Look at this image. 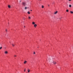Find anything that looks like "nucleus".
<instances>
[{"instance_id": "obj_1", "label": "nucleus", "mask_w": 73, "mask_h": 73, "mask_svg": "<svg viewBox=\"0 0 73 73\" xmlns=\"http://www.w3.org/2000/svg\"><path fill=\"white\" fill-rule=\"evenodd\" d=\"M52 62L53 64H56V61H52Z\"/></svg>"}, {"instance_id": "obj_2", "label": "nucleus", "mask_w": 73, "mask_h": 73, "mask_svg": "<svg viewBox=\"0 0 73 73\" xmlns=\"http://www.w3.org/2000/svg\"><path fill=\"white\" fill-rule=\"evenodd\" d=\"M57 13H58V11H56V12H54V15H56L57 14Z\"/></svg>"}, {"instance_id": "obj_3", "label": "nucleus", "mask_w": 73, "mask_h": 73, "mask_svg": "<svg viewBox=\"0 0 73 73\" xmlns=\"http://www.w3.org/2000/svg\"><path fill=\"white\" fill-rule=\"evenodd\" d=\"M23 5L24 6H25V3L23 2Z\"/></svg>"}, {"instance_id": "obj_4", "label": "nucleus", "mask_w": 73, "mask_h": 73, "mask_svg": "<svg viewBox=\"0 0 73 73\" xmlns=\"http://www.w3.org/2000/svg\"><path fill=\"white\" fill-rule=\"evenodd\" d=\"M5 54H8V51H6L5 52Z\"/></svg>"}, {"instance_id": "obj_5", "label": "nucleus", "mask_w": 73, "mask_h": 73, "mask_svg": "<svg viewBox=\"0 0 73 73\" xmlns=\"http://www.w3.org/2000/svg\"><path fill=\"white\" fill-rule=\"evenodd\" d=\"M34 27L35 28H36V27H37V25L36 24L34 25Z\"/></svg>"}, {"instance_id": "obj_6", "label": "nucleus", "mask_w": 73, "mask_h": 73, "mask_svg": "<svg viewBox=\"0 0 73 73\" xmlns=\"http://www.w3.org/2000/svg\"><path fill=\"white\" fill-rule=\"evenodd\" d=\"M28 18L29 20H30V19H31V17H30V16H29Z\"/></svg>"}, {"instance_id": "obj_7", "label": "nucleus", "mask_w": 73, "mask_h": 73, "mask_svg": "<svg viewBox=\"0 0 73 73\" xmlns=\"http://www.w3.org/2000/svg\"><path fill=\"white\" fill-rule=\"evenodd\" d=\"M27 62L25 60V61L24 62V64H26Z\"/></svg>"}, {"instance_id": "obj_8", "label": "nucleus", "mask_w": 73, "mask_h": 73, "mask_svg": "<svg viewBox=\"0 0 73 73\" xmlns=\"http://www.w3.org/2000/svg\"><path fill=\"white\" fill-rule=\"evenodd\" d=\"M8 7L9 8H11V6H10V5H9Z\"/></svg>"}, {"instance_id": "obj_9", "label": "nucleus", "mask_w": 73, "mask_h": 73, "mask_svg": "<svg viewBox=\"0 0 73 73\" xmlns=\"http://www.w3.org/2000/svg\"><path fill=\"white\" fill-rule=\"evenodd\" d=\"M70 12L71 13H72V14H73V11H70Z\"/></svg>"}, {"instance_id": "obj_10", "label": "nucleus", "mask_w": 73, "mask_h": 73, "mask_svg": "<svg viewBox=\"0 0 73 73\" xmlns=\"http://www.w3.org/2000/svg\"><path fill=\"white\" fill-rule=\"evenodd\" d=\"M27 13L28 14H30L31 13L29 12V11L28 12H27Z\"/></svg>"}, {"instance_id": "obj_11", "label": "nucleus", "mask_w": 73, "mask_h": 73, "mask_svg": "<svg viewBox=\"0 0 73 73\" xmlns=\"http://www.w3.org/2000/svg\"><path fill=\"white\" fill-rule=\"evenodd\" d=\"M32 24L33 25L35 24V22H33L32 23Z\"/></svg>"}, {"instance_id": "obj_12", "label": "nucleus", "mask_w": 73, "mask_h": 73, "mask_svg": "<svg viewBox=\"0 0 73 73\" xmlns=\"http://www.w3.org/2000/svg\"><path fill=\"white\" fill-rule=\"evenodd\" d=\"M44 6L43 5L42 6V8H44Z\"/></svg>"}, {"instance_id": "obj_13", "label": "nucleus", "mask_w": 73, "mask_h": 73, "mask_svg": "<svg viewBox=\"0 0 73 73\" xmlns=\"http://www.w3.org/2000/svg\"><path fill=\"white\" fill-rule=\"evenodd\" d=\"M66 11L67 12H69V10H66Z\"/></svg>"}, {"instance_id": "obj_14", "label": "nucleus", "mask_w": 73, "mask_h": 73, "mask_svg": "<svg viewBox=\"0 0 73 73\" xmlns=\"http://www.w3.org/2000/svg\"><path fill=\"white\" fill-rule=\"evenodd\" d=\"M69 7H72V5H69Z\"/></svg>"}, {"instance_id": "obj_15", "label": "nucleus", "mask_w": 73, "mask_h": 73, "mask_svg": "<svg viewBox=\"0 0 73 73\" xmlns=\"http://www.w3.org/2000/svg\"><path fill=\"white\" fill-rule=\"evenodd\" d=\"M25 10L27 9V7H25Z\"/></svg>"}, {"instance_id": "obj_16", "label": "nucleus", "mask_w": 73, "mask_h": 73, "mask_svg": "<svg viewBox=\"0 0 73 73\" xmlns=\"http://www.w3.org/2000/svg\"><path fill=\"white\" fill-rule=\"evenodd\" d=\"M5 31L6 32H8V31L7 30V29H6L5 30Z\"/></svg>"}, {"instance_id": "obj_17", "label": "nucleus", "mask_w": 73, "mask_h": 73, "mask_svg": "<svg viewBox=\"0 0 73 73\" xmlns=\"http://www.w3.org/2000/svg\"><path fill=\"white\" fill-rule=\"evenodd\" d=\"M12 45L13 46H15V45L13 44H12Z\"/></svg>"}, {"instance_id": "obj_18", "label": "nucleus", "mask_w": 73, "mask_h": 73, "mask_svg": "<svg viewBox=\"0 0 73 73\" xmlns=\"http://www.w3.org/2000/svg\"><path fill=\"white\" fill-rule=\"evenodd\" d=\"M28 72L29 73V72H30V70H28Z\"/></svg>"}, {"instance_id": "obj_19", "label": "nucleus", "mask_w": 73, "mask_h": 73, "mask_svg": "<svg viewBox=\"0 0 73 73\" xmlns=\"http://www.w3.org/2000/svg\"><path fill=\"white\" fill-rule=\"evenodd\" d=\"M14 57H17V56L16 55H14Z\"/></svg>"}, {"instance_id": "obj_20", "label": "nucleus", "mask_w": 73, "mask_h": 73, "mask_svg": "<svg viewBox=\"0 0 73 73\" xmlns=\"http://www.w3.org/2000/svg\"><path fill=\"white\" fill-rule=\"evenodd\" d=\"M26 70V69H24V72H25V70Z\"/></svg>"}, {"instance_id": "obj_21", "label": "nucleus", "mask_w": 73, "mask_h": 73, "mask_svg": "<svg viewBox=\"0 0 73 73\" xmlns=\"http://www.w3.org/2000/svg\"><path fill=\"white\" fill-rule=\"evenodd\" d=\"M2 49V47H1L0 48V49Z\"/></svg>"}, {"instance_id": "obj_22", "label": "nucleus", "mask_w": 73, "mask_h": 73, "mask_svg": "<svg viewBox=\"0 0 73 73\" xmlns=\"http://www.w3.org/2000/svg\"><path fill=\"white\" fill-rule=\"evenodd\" d=\"M72 1V0H68V1Z\"/></svg>"}, {"instance_id": "obj_23", "label": "nucleus", "mask_w": 73, "mask_h": 73, "mask_svg": "<svg viewBox=\"0 0 73 73\" xmlns=\"http://www.w3.org/2000/svg\"><path fill=\"white\" fill-rule=\"evenodd\" d=\"M34 54H35V52H34Z\"/></svg>"}, {"instance_id": "obj_24", "label": "nucleus", "mask_w": 73, "mask_h": 73, "mask_svg": "<svg viewBox=\"0 0 73 73\" xmlns=\"http://www.w3.org/2000/svg\"><path fill=\"white\" fill-rule=\"evenodd\" d=\"M27 9H29V7H27Z\"/></svg>"}, {"instance_id": "obj_25", "label": "nucleus", "mask_w": 73, "mask_h": 73, "mask_svg": "<svg viewBox=\"0 0 73 73\" xmlns=\"http://www.w3.org/2000/svg\"><path fill=\"white\" fill-rule=\"evenodd\" d=\"M48 7H49V6H50L48 4Z\"/></svg>"}, {"instance_id": "obj_26", "label": "nucleus", "mask_w": 73, "mask_h": 73, "mask_svg": "<svg viewBox=\"0 0 73 73\" xmlns=\"http://www.w3.org/2000/svg\"><path fill=\"white\" fill-rule=\"evenodd\" d=\"M24 28H25V26H24Z\"/></svg>"}, {"instance_id": "obj_27", "label": "nucleus", "mask_w": 73, "mask_h": 73, "mask_svg": "<svg viewBox=\"0 0 73 73\" xmlns=\"http://www.w3.org/2000/svg\"><path fill=\"white\" fill-rule=\"evenodd\" d=\"M31 11H32V10H31Z\"/></svg>"}, {"instance_id": "obj_28", "label": "nucleus", "mask_w": 73, "mask_h": 73, "mask_svg": "<svg viewBox=\"0 0 73 73\" xmlns=\"http://www.w3.org/2000/svg\"><path fill=\"white\" fill-rule=\"evenodd\" d=\"M20 2H21V1H20Z\"/></svg>"}]
</instances>
